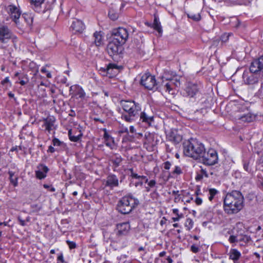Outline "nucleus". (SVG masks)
<instances>
[{
    "label": "nucleus",
    "mask_w": 263,
    "mask_h": 263,
    "mask_svg": "<svg viewBox=\"0 0 263 263\" xmlns=\"http://www.w3.org/2000/svg\"><path fill=\"white\" fill-rule=\"evenodd\" d=\"M244 207V197L238 191L233 190L228 192L223 199V208L228 215L238 213Z\"/></svg>",
    "instance_id": "nucleus-1"
},
{
    "label": "nucleus",
    "mask_w": 263,
    "mask_h": 263,
    "mask_svg": "<svg viewBox=\"0 0 263 263\" xmlns=\"http://www.w3.org/2000/svg\"><path fill=\"white\" fill-rule=\"evenodd\" d=\"M263 58H258L252 62L249 69L245 70L242 74L245 84L253 85L258 83L261 73H263Z\"/></svg>",
    "instance_id": "nucleus-2"
},
{
    "label": "nucleus",
    "mask_w": 263,
    "mask_h": 263,
    "mask_svg": "<svg viewBox=\"0 0 263 263\" xmlns=\"http://www.w3.org/2000/svg\"><path fill=\"white\" fill-rule=\"evenodd\" d=\"M121 105L127 114L122 115V119L128 122H132L139 117L141 111V105L136 101L130 100H122Z\"/></svg>",
    "instance_id": "nucleus-3"
},
{
    "label": "nucleus",
    "mask_w": 263,
    "mask_h": 263,
    "mask_svg": "<svg viewBox=\"0 0 263 263\" xmlns=\"http://www.w3.org/2000/svg\"><path fill=\"white\" fill-rule=\"evenodd\" d=\"M204 150V144L196 139L191 138L183 144L184 154L195 160L200 159Z\"/></svg>",
    "instance_id": "nucleus-4"
},
{
    "label": "nucleus",
    "mask_w": 263,
    "mask_h": 263,
    "mask_svg": "<svg viewBox=\"0 0 263 263\" xmlns=\"http://www.w3.org/2000/svg\"><path fill=\"white\" fill-rule=\"evenodd\" d=\"M139 203L138 199L132 196H125L122 197L117 205V210L123 214L130 213Z\"/></svg>",
    "instance_id": "nucleus-5"
},
{
    "label": "nucleus",
    "mask_w": 263,
    "mask_h": 263,
    "mask_svg": "<svg viewBox=\"0 0 263 263\" xmlns=\"http://www.w3.org/2000/svg\"><path fill=\"white\" fill-rule=\"evenodd\" d=\"M0 42L6 44L12 42L13 45L15 47L18 42L17 36L14 35L8 27L3 23H0Z\"/></svg>",
    "instance_id": "nucleus-6"
},
{
    "label": "nucleus",
    "mask_w": 263,
    "mask_h": 263,
    "mask_svg": "<svg viewBox=\"0 0 263 263\" xmlns=\"http://www.w3.org/2000/svg\"><path fill=\"white\" fill-rule=\"evenodd\" d=\"M198 160L206 166L214 165L218 162V152L214 148L205 149Z\"/></svg>",
    "instance_id": "nucleus-7"
},
{
    "label": "nucleus",
    "mask_w": 263,
    "mask_h": 263,
    "mask_svg": "<svg viewBox=\"0 0 263 263\" xmlns=\"http://www.w3.org/2000/svg\"><path fill=\"white\" fill-rule=\"evenodd\" d=\"M6 11L9 14V16L17 28L23 29L25 25L22 22H20L22 12L20 8L14 5H9L6 7Z\"/></svg>",
    "instance_id": "nucleus-8"
},
{
    "label": "nucleus",
    "mask_w": 263,
    "mask_h": 263,
    "mask_svg": "<svg viewBox=\"0 0 263 263\" xmlns=\"http://www.w3.org/2000/svg\"><path fill=\"white\" fill-rule=\"evenodd\" d=\"M201 87L200 83L187 82L185 84L181 93L184 97L193 98L199 92Z\"/></svg>",
    "instance_id": "nucleus-9"
},
{
    "label": "nucleus",
    "mask_w": 263,
    "mask_h": 263,
    "mask_svg": "<svg viewBox=\"0 0 263 263\" xmlns=\"http://www.w3.org/2000/svg\"><path fill=\"white\" fill-rule=\"evenodd\" d=\"M128 31L123 27L114 29L111 33V39L122 45H124L128 38Z\"/></svg>",
    "instance_id": "nucleus-10"
},
{
    "label": "nucleus",
    "mask_w": 263,
    "mask_h": 263,
    "mask_svg": "<svg viewBox=\"0 0 263 263\" xmlns=\"http://www.w3.org/2000/svg\"><path fill=\"white\" fill-rule=\"evenodd\" d=\"M141 84L148 90H156L158 88V84L154 76L149 73H144L141 77Z\"/></svg>",
    "instance_id": "nucleus-11"
},
{
    "label": "nucleus",
    "mask_w": 263,
    "mask_h": 263,
    "mask_svg": "<svg viewBox=\"0 0 263 263\" xmlns=\"http://www.w3.org/2000/svg\"><path fill=\"white\" fill-rule=\"evenodd\" d=\"M139 121L147 126L152 125L154 122V113L151 109L144 108L139 113Z\"/></svg>",
    "instance_id": "nucleus-12"
},
{
    "label": "nucleus",
    "mask_w": 263,
    "mask_h": 263,
    "mask_svg": "<svg viewBox=\"0 0 263 263\" xmlns=\"http://www.w3.org/2000/svg\"><path fill=\"white\" fill-rule=\"evenodd\" d=\"M236 118L241 123H250L255 121L256 119V115L250 112L248 110L242 112H239L236 115Z\"/></svg>",
    "instance_id": "nucleus-13"
},
{
    "label": "nucleus",
    "mask_w": 263,
    "mask_h": 263,
    "mask_svg": "<svg viewBox=\"0 0 263 263\" xmlns=\"http://www.w3.org/2000/svg\"><path fill=\"white\" fill-rule=\"evenodd\" d=\"M43 124L42 127L45 132L48 134H51V132L53 130H55L57 126L55 125L56 119L53 116H49L46 118L43 119Z\"/></svg>",
    "instance_id": "nucleus-14"
},
{
    "label": "nucleus",
    "mask_w": 263,
    "mask_h": 263,
    "mask_svg": "<svg viewBox=\"0 0 263 263\" xmlns=\"http://www.w3.org/2000/svg\"><path fill=\"white\" fill-rule=\"evenodd\" d=\"M122 45V44L111 39L107 46V51L110 57L117 55L120 53Z\"/></svg>",
    "instance_id": "nucleus-15"
},
{
    "label": "nucleus",
    "mask_w": 263,
    "mask_h": 263,
    "mask_svg": "<svg viewBox=\"0 0 263 263\" xmlns=\"http://www.w3.org/2000/svg\"><path fill=\"white\" fill-rule=\"evenodd\" d=\"M102 130L104 132L103 138L105 145L109 147L111 149H117L118 144L115 142L114 138L109 134L106 128H103Z\"/></svg>",
    "instance_id": "nucleus-16"
},
{
    "label": "nucleus",
    "mask_w": 263,
    "mask_h": 263,
    "mask_svg": "<svg viewBox=\"0 0 263 263\" xmlns=\"http://www.w3.org/2000/svg\"><path fill=\"white\" fill-rule=\"evenodd\" d=\"M69 93L72 97H75L77 99H84L86 95L83 88L77 84L70 86Z\"/></svg>",
    "instance_id": "nucleus-17"
},
{
    "label": "nucleus",
    "mask_w": 263,
    "mask_h": 263,
    "mask_svg": "<svg viewBox=\"0 0 263 263\" xmlns=\"http://www.w3.org/2000/svg\"><path fill=\"white\" fill-rule=\"evenodd\" d=\"M52 145H50L47 151V153H53L55 152H59L61 148H64L66 146L65 143L60 141L58 138L53 137L52 140Z\"/></svg>",
    "instance_id": "nucleus-18"
},
{
    "label": "nucleus",
    "mask_w": 263,
    "mask_h": 263,
    "mask_svg": "<svg viewBox=\"0 0 263 263\" xmlns=\"http://www.w3.org/2000/svg\"><path fill=\"white\" fill-rule=\"evenodd\" d=\"M118 66L114 63H109L104 67H101L99 69L100 73L103 76L111 77L114 73V70H118Z\"/></svg>",
    "instance_id": "nucleus-19"
},
{
    "label": "nucleus",
    "mask_w": 263,
    "mask_h": 263,
    "mask_svg": "<svg viewBox=\"0 0 263 263\" xmlns=\"http://www.w3.org/2000/svg\"><path fill=\"white\" fill-rule=\"evenodd\" d=\"M48 167L44 164H39L37 166V170L35 171V175L37 179L42 180L45 178L49 172Z\"/></svg>",
    "instance_id": "nucleus-20"
},
{
    "label": "nucleus",
    "mask_w": 263,
    "mask_h": 263,
    "mask_svg": "<svg viewBox=\"0 0 263 263\" xmlns=\"http://www.w3.org/2000/svg\"><path fill=\"white\" fill-rule=\"evenodd\" d=\"M104 182L105 186L109 187L110 189L118 187L119 184V179L117 176L114 174H109L108 175Z\"/></svg>",
    "instance_id": "nucleus-21"
},
{
    "label": "nucleus",
    "mask_w": 263,
    "mask_h": 263,
    "mask_svg": "<svg viewBox=\"0 0 263 263\" xmlns=\"http://www.w3.org/2000/svg\"><path fill=\"white\" fill-rule=\"evenodd\" d=\"M116 228L118 236H124L128 233L130 226L129 222H124L117 224Z\"/></svg>",
    "instance_id": "nucleus-22"
},
{
    "label": "nucleus",
    "mask_w": 263,
    "mask_h": 263,
    "mask_svg": "<svg viewBox=\"0 0 263 263\" xmlns=\"http://www.w3.org/2000/svg\"><path fill=\"white\" fill-rule=\"evenodd\" d=\"M70 28L74 33H82L85 30V26L82 21L76 19L72 22Z\"/></svg>",
    "instance_id": "nucleus-23"
},
{
    "label": "nucleus",
    "mask_w": 263,
    "mask_h": 263,
    "mask_svg": "<svg viewBox=\"0 0 263 263\" xmlns=\"http://www.w3.org/2000/svg\"><path fill=\"white\" fill-rule=\"evenodd\" d=\"M129 171L130 172V176L134 179H141L144 180L145 183H147L150 187H153L155 186L156 182L155 180H151L148 181L147 177L144 175H139L134 172L133 168H130Z\"/></svg>",
    "instance_id": "nucleus-24"
},
{
    "label": "nucleus",
    "mask_w": 263,
    "mask_h": 263,
    "mask_svg": "<svg viewBox=\"0 0 263 263\" xmlns=\"http://www.w3.org/2000/svg\"><path fill=\"white\" fill-rule=\"evenodd\" d=\"M175 84L172 81V80L170 81H166L165 82L163 81V83L161 85V87L162 89L165 90L166 92H167L168 93L171 95L175 94Z\"/></svg>",
    "instance_id": "nucleus-25"
},
{
    "label": "nucleus",
    "mask_w": 263,
    "mask_h": 263,
    "mask_svg": "<svg viewBox=\"0 0 263 263\" xmlns=\"http://www.w3.org/2000/svg\"><path fill=\"white\" fill-rule=\"evenodd\" d=\"M22 68L23 70L35 71L36 73L38 72V67H37L36 63L31 61H24L22 62Z\"/></svg>",
    "instance_id": "nucleus-26"
},
{
    "label": "nucleus",
    "mask_w": 263,
    "mask_h": 263,
    "mask_svg": "<svg viewBox=\"0 0 263 263\" xmlns=\"http://www.w3.org/2000/svg\"><path fill=\"white\" fill-rule=\"evenodd\" d=\"M45 0H28L31 8L36 12L40 13L43 12L42 5Z\"/></svg>",
    "instance_id": "nucleus-27"
},
{
    "label": "nucleus",
    "mask_w": 263,
    "mask_h": 263,
    "mask_svg": "<svg viewBox=\"0 0 263 263\" xmlns=\"http://www.w3.org/2000/svg\"><path fill=\"white\" fill-rule=\"evenodd\" d=\"M229 259L234 263H240L239 259L241 256V253L236 249H231L228 254Z\"/></svg>",
    "instance_id": "nucleus-28"
},
{
    "label": "nucleus",
    "mask_w": 263,
    "mask_h": 263,
    "mask_svg": "<svg viewBox=\"0 0 263 263\" xmlns=\"http://www.w3.org/2000/svg\"><path fill=\"white\" fill-rule=\"evenodd\" d=\"M34 14L31 13H25L22 14L21 21H24L26 23V27L31 28L33 25Z\"/></svg>",
    "instance_id": "nucleus-29"
},
{
    "label": "nucleus",
    "mask_w": 263,
    "mask_h": 263,
    "mask_svg": "<svg viewBox=\"0 0 263 263\" xmlns=\"http://www.w3.org/2000/svg\"><path fill=\"white\" fill-rule=\"evenodd\" d=\"M204 191L208 192V199L210 201L212 202L219 194V191L214 188H206L204 189Z\"/></svg>",
    "instance_id": "nucleus-30"
},
{
    "label": "nucleus",
    "mask_w": 263,
    "mask_h": 263,
    "mask_svg": "<svg viewBox=\"0 0 263 263\" xmlns=\"http://www.w3.org/2000/svg\"><path fill=\"white\" fill-rule=\"evenodd\" d=\"M48 85L42 82L38 85V88L36 91V93L40 98H44L46 96V92L44 87H47Z\"/></svg>",
    "instance_id": "nucleus-31"
},
{
    "label": "nucleus",
    "mask_w": 263,
    "mask_h": 263,
    "mask_svg": "<svg viewBox=\"0 0 263 263\" xmlns=\"http://www.w3.org/2000/svg\"><path fill=\"white\" fill-rule=\"evenodd\" d=\"M200 168V170L196 172V175L195 178L196 181H201L204 177H209V174L206 169L203 168L202 166H201Z\"/></svg>",
    "instance_id": "nucleus-32"
},
{
    "label": "nucleus",
    "mask_w": 263,
    "mask_h": 263,
    "mask_svg": "<svg viewBox=\"0 0 263 263\" xmlns=\"http://www.w3.org/2000/svg\"><path fill=\"white\" fill-rule=\"evenodd\" d=\"M182 173L183 172L181 168L178 165H176L173 170L168 173V177L170 178H175Z\"/></svg>",
    "instance_id": "nucleus-33"
},
{
    "label": "nucleus",
    "mask_w": 263,
    "mask_h": 263,
    "mask_svg": "<svg viewBox=\"0 0 263 263\" xmlns=\"http://www.w3.org/2000/svg\"><path fill=\"white\" fill-rule=\"evenodd\" d=\"M95 38L94 43L97 46H100L103 44V37L101 34V32L96 31L93 33Z\"/></svg>",
    "instance_id": "nucleus-34"
},
{
    "label": "nucleus",
    "mask_w": 263,
    "mask_h": 263,
    "mask_svg": "<svg viewBox=\"0 0 263 263\" xmlns=\"http://www.w3.org/2000/svg\"><path fill=\"white\" fill-rule=\"evenodd\" d=\"M152 27L154 29L157 31L159 33L161 34L162 33V29L161 23L159 20V18L156 16L154 18Z\"/></svg>",
    "instance_id": "nucleus-35"
},
{
    "label": "nucleus",
    "mask_w": 263,
    "mask_h": 263,
    "mask_svg": "<svg viewBox=\"0 0 263 263\" xmlns=\"http://www.w3.org/2000/svg\"><path fill=\"white\" fill-rule=\"evenodd\" d=\"M254 149L257 154H261L263 156V139L255 144Z\"/></svg>",
    "instance_id": "nucleus-36"
},
{
    "label": "nucleus",
    "mask_w": 263,
    "mask_h": 263,
    "mask_svg": "<svg viewBox=\"0 0 263 263\" xmlns=\"http://www.w3.org/2000/svg\"><path fill=\"white\" fill-rule=\"evenodd\" d=\"M123 160L122 158L119 155H116L115 157L111 160L113 166L115 168L118 167Z\"/></svg>",
    "instance_id": "nucleus-37"
},
{
    "label": "nucleus",
    "mask_w": 263,
    "mask_h": 263,
    "mask_svg": "<svg viewBox=\"0 0 263 263\" xmlns=\"http://www.w3.org/2000/svg\"><path fill=\"white\" fill-rule=\"evenodd\" d=\"M8 174L9 175V179L11 183L14 186V187L17 186L18 185V177H15L13 178L14 173L12 171H9Z\"/></svg>",
    "instance_id": "nucleus-38"
},
{
    "label": "nucleus",
    "mask_w": 263,
    "mask_h": 263,
    "mask_svg": "<svg viewBox=\"0 0 263 263\" xmlns=\"http://www.w3.org/2000/svg\"><path fill=\"white\" fill-rule=\"evenodd\" d=\"M19 83L22 85L24 86L27 84L29 82V78L26 74L22 73L18 77Z\"/></svg>",
    "instance_id": "nucleus-39"
},
{
    "label": "nucleus",
    "mask_w": 263,
    "mask_h": 263,
    "mask_svg": "<svg viewBox=\"0 0 263 263\" xmlns=\"http://www.w3.org/2000/svg\"><path fill=\"white\" fill-rule=\"evenodd\" d=\"M194 226V221L192 219L187 218L186 219L184 223V227L187 231H190Z\"/></svg>",
    "instance_id": "nucleus-40"
},
{
    "label": "nucleus",
    "mask_w": 263,
    "mask_h": 263,
    "mask_svg": "<svg viewBox=\"0 0 263 263\" xmlns=\"http://www.w3.org/2000/svg\"><path fill=\"white\" fill-rule=\"evenodd\" d=\"M49 66L47 65L42 67L41 69V72L43 73H45L46 77L48 78H51L52 77L51 71L48 69Z\"/></svg>",
    "instance_id": "nucleus-41"
},
{
    "label": "nucleus",
    "mask_w": 263,
    "mask_h": 263,
    "mask_svg": "<svg viewBox=\"0 0 263 263\" xmlns=\"http://www.w3.org/2000/svg\"><path fill=\"white\" fill-rule=\"evenodd\" d=\"M242 164L244 170L248 173L251 172V168L250 166V160L247 159H243L242 160Z\"/></svg>",
    "instance_id": "nucleus-42"
},
{
    "label": "nucleus",
    "mask_w": 263,
    "mask_h": 263,
    "mask_svg": "<svg viewBox=\"0 0 263 263\" xmlns=\"http://www.w3.org/2000/svg\"><path fill=\"white\" fill-rule=\"evenodd\" d=\"M68 136H69V140L71 141L78 142L81 139L82 135L80 134L78 136H73V135H72L71 130H69L68 131Z\"/></svg>",
    "instance_id": "nucleus-43"
},
{
    "label": "nucleus",
    "mask_w": 263,
    "mask_h": 263,
    "mask_svg": "<svg viewBox=\"0 0 263 263\" xmlns=\"http://www.w3.org/2000/svg\"><path fill=\"white\" fill-rule=\"evenodd\" d=\"M108 16L111 20L115 21L118 19L119 15L114 10L110 9L108 11Z\"/></svg>",
    "instance_id": "nucleus-44"
},
{
    "label": "nucleus",
    "mask_w": 263,
    "mask_h": 263,
    "mask_svg": "<svg viewBox=\"0 0 263 263\" xmlns=\"http://www.w3.org/2000/svg\"><path fill=\"white\" fill-rule=\"evenodd\" d=\"M173 162L170 161H166L162 164V168L168 171L170 170Z\"/></svg>",
    "instance_id": "nucleus-45"
},
{
    "label": "nucleus",
    "mask_w": 263,
    "mask_h": 263,
    "mask_svg": "<svg viewBox=\"0 0 263 263\" xmlns=\"http://www.w3.org/2000/svg\"><path fill=\"white\" fill-rule=\"evenodd\" d=\"M189 17L195 21H199L201 20L200 13L191 14L188 15Z\"/></svg>",
    "instance_id": "nucleus-46"
},
{
    "label": "nucleus",
    "mask_w": 263,
    "mask_h": 263,
    "mask_svg": "<svg viewBox=\"0 0 263 263\" xmlns=\"http://www.w3.org/2000/svg\"><path fill=\"white\" fill-rule=\"evenodd\" d=\"M173 214H174L176 217L179 219H182L184 217V215L182 213H180L178 209H173L172 210Z\"/></svg>",
    "instance_id": "nucleus-47"
},
{
    "label": "nucleus",
    "mask_w": 263,
    "mask_h": 263,
    "mask_svg": "<svg viewBox=\"0 0 263 263\" xmlns=\"http://www.w3.org/2000/svg\"><path fill=\"white\" fill-rule=\"evenodd\" d=\"M47 85H48L47 87L49 88V91H50V92L51 93V97L53 98H54L55 97L53 95L55 92V90H56L55 86L53 85H50L49 84H47Z\"/></svg>",
    "instance_id": "nucleus-48"
},
{
    "label": "nucleus",
    "mask_w": 263,
    "mask_h": 263,
    "mask_svg": "<svg viewBox=\"0 0 263 263\" xmlns=\"http://www.w3.org/2000/svg\"><path fill=\"white\" fill-rule=\"evenodd\" d=\"M66 242L70 250L74 249L77 248V244L74 241L67 240Z\"/></svg>",
    "instance_id": "nucleus-49"
},
{
    "label": "nucleus",
    "mask_w": 263,
    "mask_h": 263,
    "mask_svg": "<svg viewBox=\"0 0 263 263\" xmlns=\"http://www.w3.org/2000/svg\"><path fill=\"white\" fill-rule=\"evenodd\" d=\"M33 212H39L42 209V206L37 204H33L31 205Z\"/></svg>",
    "instance_id": "nucleus-50"
},
{
    "label": "nucleus",
    "mask_w": 263,
    "mask_h": 263,
    "mask_svg": "<svg viewBox=\"0 0 263 263\" xmlns=\"http://www.w3.org/2000/svg\"><path fill=\"white\" fill-rule=\"evenodd\" d=\"M43 187L50 192H54L55 191L54 187L51 184H44Z\"/></svg>",
    "instance_id": "nucleus-51"
},
{
    "label": "nucleus",
    "mask_w": 263,
    "mask_h": 263,
    "mask_svg": "<svg viewBox=\"0 0 263 263\" xmlns=\"http://www.w3.org/2000/svg\"><path fill=\"white\" fill-rule=\"evenodd\" d=\"M57 261H58L57 262L60 261L61 263L65 262V260H64V255H63V252H60V253H59L58 254Z\"/></svg>",
    "instance_id": "nucleus-52"
},
{
    "label": "nucleus",
    "mask_w": 263,
    "mask_h": 263,
    "mask_svg": "<svg viewBox=\"0 0 263 263\" xmlns=\"http://www.w3.org/2000/svg\"><path fill=\"white\" fill-rule=\"evenodd\" d=\"M229 241L231 243H234L238 241H240V239H239L237 236L234 235H231L229 237Z\"/></svg>",
    "instance_id": "nucleus-53"
},
{
    "label": "nucleus",
    "mask_w": 263,
    "mask_h": 263,
    "mask_svg": "<svg viewBox=\"0 0 263 263\" xmlns=\"http://www.w3.org/2000/svg\"><path fill=\"white\" fill-rule=\"evenodd\" d=\"M199 247L195 245H193L191 247V251L194 253H197L200 251Z\"/></svg>",
    "instance_id": "nucleus-54"
},
{
    "label": "nucleus",
    "mask_w": 263,
    "mask_h": 263,
    "mask_svg": "<svg viewBox=\"0 0 263 263\" xmlns=\"http://www.w3.org/2000/svg\"><path fill=\"white\" fill-rule=\"evenodd\" d=\"M239 239H240V241H243L245 243H247L251 240V238L247 235H244L241 236V238H239Z\"/></svg>",
    "instance_id": "nucleus-55"
},
{
    "label": "nucleus",
    "mask_w": 263,
    "mask_h": 263,
    "mask_svg": "<svg viewBox=\"0 0 263 263\" xmlns=\"http://www.w3.org/2000/svg\"><path fill=\"white\" fill-rule=\"evenodd\" d=\"M195 202L196 203V204L197 205H200L202 203V200L201 198L196 197V198H195Z\"/></svg>",
    "instance_id": "nucleus-56"
},
{
    "label": "nucleus",
    "mask_w": 263,
    "mask_h": 263,
    "mask_svg": "<svg viewBox=\"0 0 263 263\" xmlns=\"http://www.w3.org/2000/svg\"><path fill=\"white\" fill-rule=\"evenodd\" d=\"M18 221H19V223L22 226H25L26 225V222L24 220H23L20 216L17 217Z\"/></svg>",
    "instance_id": "nucleus-57"
},
{
    "label": "nucleus",
    "mask_w": 263,
    "mask_h": 263,
    "mask_svg": "<svg viewBox=\"0 0 263 263\" xmlns=\"http://www.w3.org/2000/svg\"><path fill=\"white\" fill-rule=\"evenodd\" d=\"M138 179L139 180L138 181L135 182V186L136 187L139 186H142L143 182H144V180L143 179Z\"/></svg>",
    "instance_id": "nucleus-58"
},
{
    "label": "nucleus",
    "mask_w": 263,
    "mask_h": 263,
    "mask_svg": "<svg viewBox=\"0 0 263 263\" xmlns=\"http://www.w3.org/2000/svg\"><path fill=\"white\" fill-rule=\"evenodd\" d=\"M6 83H10V85H11V82L9 80V78L8 77H6L3 81H1V84L2 85H5Z\"/></svg>",
    "instance_id": "nucleus-59"
},
{
    "label": "nucleus",
    "mask_w": 263,
    "mask_h": 263,
    "mask_svg": "<svg viewBox=\"0 0 263 263\" xmlns=\"http://www.w3.org/2000/svg\"><path fill=\"white\" fill-rule=\"evenodd\" d=\"M181 197L180 194H177V195L175 196L174 198V202H178L180 200Z\"/></svg>",
    "instance_id": "nucleus-60"
},
{
    "label": "nucleus",
    "mask_w": 263,
    "mask_h": 263,
    "mask_svg": "<svg viewBox=\"0 0 263 263\" xmlns=\"http://www.w3.org/2000/svg\"><path fill=\"white\" fill-rule=\"evenodd\" d=\"M195 194L198 196V195H200L201 194V191H200V188H198L196 189V190L195 191Z\"/></svg>",
    "instance_id": "nucleus-61"
},
{
    "label": "nucleus",
    "mask_w": 263,
    "mask_h": 263,
    "mask_svg": "<svg viewBox=\"0 0 263 263\" xmlns=\"http://www.w3.org/2000/svg\"><path fill=\"white\" fill-rule=\"evenodd\" d=\"M172 219L173 221H174V222L179 221L180 220V219H179V218H178L176 216L172 217Z\"/></svg>",
    "instance_id": "nucleus-62"
},
{
    "label": "nucleus",
    "mask_w": 263,
    "mask_h": 263,
    "mask_svg": "<svg viewBox=\"0 0 263 263\" xmlns=\"http://www.w3.org/2000/svg\"><path fill=\"white\" fill-rule=\"evenodd\" d=\"M166 260L167 261V263H172L173 262V259L170 256H168Z\"/></svg>",
    "instance_id": "nucleus-63"
},
{
    "label": "nucleus",
    "mask_w": 263,
    "mask_h": 263,
    "mask_svg": "<svg viewBox=\"0 0 263 263\" xmlns=\"http://www.w3.org/2000/svg\"><path fill=\"white\" fill-rule=\"evenodd\" d=\"M129 130H130V132L132 133H134L136 130L135 129V127L133 126H130L129 127Z\"/></svg>",
    "instance_id": "nucleus-64"
}]
</instances>
